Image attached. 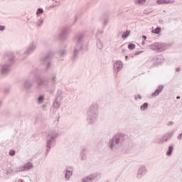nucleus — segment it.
<instances>
[{
    "label": "nucleus",
    "mask_w": 182,
    "mask_h": 182,
    "mask_svg": "<svg viewBox=\"0 0 182 182\" xmlns=\"http://www.w3.org/2000/svg\"><path fill=\"white\" fill-rule=\"evenodd\" d=\"M140 53H143V51H136L134 55H140Z\"/></svg>",
    "instance_id": "nucleus-43"
},
{
    "label": "nucleus",
    "mask_w": 182,
    "mask_h": 182,
    "mask_svg": "<svg viewBox=\"0 0 182 182\" xmlns=\"http://www.w3.org/2000/svg\"><path fill=\"white\" fill-rule=\"evenodd\" d=\"M152 33H155V35H159L160 32H161V27H156L155 29L151 31Z\"/></svg>",
    "instance_id": "nucleus-27"
},
{
    "label": "nucleus",
    "mask_w": 182,
    "mask_h": 182,
    "mask_svg": "<svg viewBox=\"0 0 182 182\" xmlns=\"http://www.w3.org/2000/svg\"><path fill=\"white\" fill-rule=\"evenodd\" d=\"M57 76L58 74L56 73H52L50 77H48L35 75V79L37 82V90H42V89H45L46 92H48L51 95L55 93Z\"/></svg>",
    "instance_id": "nucleus-1"
},
{
    "label": "nucleus",
    "mask_w": 182,
    "mask_h": 182,
    "mask_svg": "<svg viewBox=\"0 0 182 182\" xmlns=\"http://www.w3.org/2000/svg\"><path fill=\"white\" fill-rule=\"evenodd\" d=\"M150 12H151V10H150V11H147V10H144V14H145V15H147V14H150Z\"/></svg>",
    "instance_id": "nucleus-42"
},
{
    "label": "nucleus",
    "mask_w": 182,
    "mask_h": 182,
    "mask_svg": "<svg viewBox=\"0 0 182 182\" xmlns=\"http://www.w3.org/2000/svg\"><path fill=\"white\" fill-rule=\"evenodd\" d=\"M59 137V132L56 130H51L46 136L45 157H48L50 149L56 146V139Z\"/></svg>",
    "instance_id": "nucleus-5"
},
{
    "label": "nucleus",
    "mask_w": 182,
    "mask_h": 182,
    "mask_svg": "<svg viewBox=\"0 0 182 182\" xmlns=\"http://www.w3.org/2000/svg\"><path fill=\"white\" fill-rule=\"evenodd\" d=\"M173 150H174V147L173 146H170L168 147V151H166V156H171L173 154Z\"/></svg>",
    "instance_id": "nucleus-28"
},
{
    "label": "nucleus",
    "mask_w": 182,
    "mask_h": 182,
    "mask_svg": "<svg viewBox=\"0 0 182 182\" xmlns=\"http://www.w3.org/2000/svg\"><path fill=\"white\" fill-rule=\"evenodd\" d=\"M31 168H33V164H32V162H27L23 166L16 167L14 173H23L25 171H28V170H31Z\"/></svg>",
    "instance_id": "nucleus-10"
},
{
    "label": "nucleus",
    "mask_w": 182,
    "mask_h": 182,
    "mask_svg": "<svg viewBox=\"0 0 182 182\" xmlns=\"http://www.w3.org/2000/svg\"><path fill=\"white\" fill-rule=\"evenodd\" d=\"M107 23H109V19L105 18L104 20V26H106V25H107Z\"/></svg>",
    "instance_id": "nucleus-39"
},
{
    "label": "nucleus",
    "mask_w": 182,
    "mask_h": 182,
    "mask_svg": "<svg viewBox=\"0 0 182 182\" xmlns=\"http://www.w3.org/2000/svg\"><path fill=\"white\" fill-rule=\"evenodd\" d=\"M180 98H181L180 96L176 97V99H178V100L180 99Z\"/></svg>",
    "instance_id": "nucleus-50"
},
{
    "label": "nucleus",
    "mask_w": 182,
    "mask_h": 182,
    "mask_svg": "<svg viewBox=\"0 0 182 182\" xmlns=\"http://www.w3.org/2000/svg\"><path fill=\"white\" fill-rule=\"evenodd\" d=\"M18 182H23V181H18Z\"/></svg>",
    "instance_id": "nucleus-52"
},
{
    "label": "nucleus",
    "mask_w": 182,
    "mask_h": 182,
    "mask_svg": "<svg viewBox=\"0 0 182 182\" xmlns=\"http://www.w3.org/2000/svg\"><path fill=\"white\" fill-rule=\"evenodd\" d=\"M75 22H76V19L75 20Z\"/></svg>",
    "instance_id": "nucleus-54"
},
{
    "label": "nucleus",
    "mask_w": 182,
    "mask_h": 182,
    "mask_svg": "<svg viewBox=\"0 0 182 182\" xmlns=\"http://www.w3.org/2000/svg\"><path fill=\"white\" fill-rule=\"evenodd\" d=\"M73 176V166H68L65 170V178L66 181H69Z\"/></svg>",
    "instance_id": "nucleus-13"
},
{
    "label": "nucleus",
    "mask_w": 182,
    "mask_h": 182,
    "mask_svg": "<svg viewBox=\"0 0 182 182\" xmlns=\"http://www.w3.org/2000/svg\"><path fill=\"white\" fill-rule=\"evenodd\" d=\"M15 153H16L15 150L11 149V150L9 151V156H14V155L15 154Z\"/></svg>",
    "instance_id": "nucleus-36"
},
{
    "label": "nucleus",
    "mask_w": 182,
    "mask_h": 182,
    "mask_svg": "<svg viewBox=\"0 0 182 182\" xmlns=\"http://www.w3.org/2000/svg\"><path fill=\"white\" fill-rule=\"evenodd\" d=\"M5 26L0 25V32H4L5 31Z\"/></svg>",
    "instance_id": "nucleus-38"
},
{
    "label": "nucleus",
    "mask_w": 182,
    "mask_h": 182,
    "mask_svg": "<svg viewBox=\"0 0 182 182\" xmlns=\"http://www.w3.org/2000/svg\"><path fill=\"white\" fill-rule=\"evenodd\" d=\"M122 52H124V49L122 50Z\"/></svg>",
    "instance_id": "nucleus-53"
},
{
    "label": "nucleus",
    "mask_w": 182,
    "mask_h": 182,
    "mask_svg": "<svg viewBox=\"0 0 182 182\" xmlns=\"http://www.w3.org/2000/svg\"><path fill=\"white\" fill-rule=\"evenodd\" d=\"M163 89H164V85L158 86L155 92L151 94L152 97H156V96H159V95H160L161 92H163Z\"/></svg>",
    "instance_id": "nucleus-18"
},
{
    "label": "nucleus",
    "mask_w": 182,
    "mask_h": 182,
    "mask_svg": "<svg viewBox=\"0 0 182 182\" xmlns=\"http://www.w3.org/2000/svg\"><path fill=\"white\" fill-rule=\"evenodd\" d=\"M99 119V105L92 103L87 111L86 121L88 124H95Z\"/></svg>",
    "instance_id": "nucleus-4"
},
{
    "label": "nucleus",
    "mask_w": 182,
    "mask_h": 182,
    "mask_svg": "<svg viewBox=\"0 0 182 182\" xmlns=\"http://www.w3.org/2000/svg\"><path fill=\"white\" fill-rule=\"evenodd\" d=\"M122 33H123V31H121V32L118 33L117 37L120 38V36H122Z\"/></svg>",
    "instance_id": "nucleus-44"
},
{
    "label": "nucleus",
    "mask_w": 182,
    "mask_h": 182,
    "mask_svg": "<svg viewBox=\"0 0 182 182\" xmlns=\"http://www.w3.org/2000/svg\"><path fill=\"white\" fill-rule=\"evenodd\" d=\"M37 102H38V105H42V103H43V102H45V95H39L37 99Z\"/></svg>",
    "instance_id": "nucleus-23"
},
{
    "label": "nucleus",
    "mask_w": 182,
    "mask_h": 182,
    "mask_svg": "<svg viewBox=\"0 0 182 182\" xmlns=\"http://www.w3.org/2000/svg\"><path fill=\"white\" fill-rule=\"evenodd\" d=\"M171 137H173V132H170L166 133L162 136V139L164 140V143L165 141H168V140H171Z\"/></svg>",
    "instance_id": "nucleus-20"
},
{
    "label": "nucleus",
    "mask_w": 182,
    "mask_h": 182,
    "mask_svg": "<svg viewBox=\"0 0 182 182\" xmlns=\"http://www.w3.org/2000/svg\"><path fill=\"white\" fill-rule=\"evenodd\" d=\"M60 55V56H66V55L68 54V51L66 50L65 48L60 50L59 51Z\"/></svg>",
    "instance_id": "nucleus-30"
},
{
    "label": "nucleus",
    "mask_w": 182,
    "mask_h": 182,
    "mask_svg": "<svg viewBox=\"0 0 182 182\" xmlns=\"http://www.w3.org/2000/svg\"><path fill=\"white\" fill-rule=\"evenodd\" d=\"M96 45H97V48L100 49V50H102V49H103V43H102L100 39L99 38L97 39Z\"/></svg>",
    "instance_id": "nucleus-22"
},
{
    "label": "nucleus",
    "mask_w": 182,
    "mask_h": 182,
    "mask_svg": "<svg viewBox=\"0 0 182 182\" xmlns=\"http://www.w3.org/2000/svg\"><path fill=\"white\" fill-rule=\"evenodd\" d=\"M146 0H135V4H138L139 5L144 4Z\"/></svg>",
    "instance_id": "nucleus-35"
},
{
    "label": "nucleus",
    "mask_w": 182,
    "mask_h": 182,
    "mask_svg": "<svg viewBox=\"0 0 182 182\" xmlns=\"http://www.w3.org/2000/svg\"><path fill=\"white\" fill-rule=\"evenodd\" d=\"M81 159L85 160L86 159V150L83 149L82 151L81 152Z\"/></svg>",
    "instance_id": "nucleus-33"
},
{
    "label": "nucleus",
    "mask_w": 182,
    "mask_h": 182,
    "mask_svg": "<svg viewBox=\"0 0 182 182\" xmlns=\"http://www.w3.org/2000/svg\"><path fill=\"white\" fill-rule=\"evenodd\" d=\"M148 108H149V103L144 102L143 105H141L140 110H141V112H144V110H147Z\"/></svg>",
    "instance_id": "nucleus-25"
},
{
    "label": "nucleus",
    "mask_w": 182,
    "mask_h": 182,
    "mask_svg": "<svg viewBox=\"0 0 182 182\" xmlns=\"http://www.w3.org/2000/svg\"><path fill=\"white\" fill-rule=\"evenodd\" d=\"M154 141L156 144H164V141L163 138H159V137L155 138Z\"/></svg>",
    "instance_id": "nucleus-26"
},
{
    "label": "nucleus",
    "mask_w": 182,
    "mask_h": 182,
    "mask_svg": "<svg viewBox=\"0 0 182 182\" xmlns=\"http://www.w3.org/2000/svg\"><path fill=\"white\" fill-rule=\"evenodd\" d=\"M52 58H53V52L50 51L47 53L46 55L43 56L41 58L42 64L46 65L45 72H48V70H49V68L51 66H53L51 61Z\"/></svg>",
    "instance_id": "nucleus-7"
},
{
    "label": "nucleus",
    "mask_w": 182,
    "mask_h": 182,
    "mask_svg": "<svg viewBox=\"0 0 182 182\" xmlns=\"http://www.w3.org/2000/svg\"><path fill=\"white\" fill-rule=\"evenodd\" d=\"M137 99H139V100H141V95H138L137 96L134 95V100H137Z\"/></svg>",
    "instance_id": "nucleus-37"
},
{
    "label": "nucleus",
    "mask_w": 182,
    "mask_h": 182,
    "mask_svg": "<svg viewBox=\"0 0 182 182\" xmlns=\"http://www.w3.org/2000/svg\"><path fill=\"white\" fill-rule=\"evenodd\" d=\"M70 31L68 28H64L60 33L59 38L60 41H66L68 39V35H69Z\"/></svg>",
    "instance_id": "nucleus-15"
},
{
    "label": "nucleus",
    "mask_w": 182,
    "mask_h": 182,
    "mask_svg": "<svg viewBox=\"0 0 182 182\" xmlns=\"http://www.w3.org/2000/svg\"><path fill=\"white\" fill-rule=\"evenodd\" d=\"M123 68V63L120 60H117L114 63L113 70L114 75H117L120 70Z\"/></svg>",
    "instance_id": "nucleus-12"
},
{
    "label": "nucleus",
    "mask_w": 182,
    "mask_h": 182,
    "mask_svg": "<svg viewBox=\"0 0 182 182\" xmlns=\"http://www.w3.org/2000/svg\"><path fill=\"white\" fill-rule=\"evenodd\" d=\"M23 86L25 89H31L33 86V80L27 79L24 81Z\"/></svg>",
    "instance_id": "nucleus-17"
},
{
    "label": "nucleus",
    "mask_w": 182,
    "mask_h": 182,
    "mask_svg": "<svg viewBox=\"0 0 182 182\" xmlns=\"http://www.w3.org/2000/svg\"><path fill=\"white\" fill-rule=\"evenodd\" d=\"M9 92H11V89H10V88H6V89L4 90V92H5V93H9Z\"/></svg>",
    "instance_id": "nucleus-40"
},
{
    "label": "nucleus",
    "mask_w": 182,
    "mask_h": 182,
    "mask_svg": "<svg viewBox=\"0 0 182 182\" xmlns=\"http://www.w3.org/2000/svg\"><path fill=\"white\" fill-rule=\"evenodd\" d=\"M129 35H130V30H127L122 33V39H127Z\"/></svg>",
    "instance_id": "nucleus-24"
},
{
    "label": "nucleus",
    "mask_w": 182,
    "mask_h": 182,
    "mask_svg": "<svg viewBox=\"0 0 182 182\" xmlns=\"http://www.w3.org/2000/svg\"><path fill=\"white\" fill-rule=\"evenodd\" d=\"M90 178H91V181H97L99 178H100V174L99 173H92L89 176Z\"/></svg>",
    "instance_id": "nucleus-21"
},
{
    "label": "nucleus",
    "mask_w": 182,
    "mask_h": 182,
    "mask_svg": "<svg viewBox=\"0 0 182 182\" xmlns=\"http://www.w3.org/2000/svg\"><path fill=\"white\" fill-rule=\"evenodd\" d=\"M174 0H157V5H167L168 4H174Z\"/></svg>",
    "instance_id": "nucleus-19"
},
{
    "label": "nucleus",
    "mask_w": 182,
    "mask_h": 182,
    "mask_svg": "<svg viewBox=\"0 0 182 182\" xmlns=\"http://www.w3.org/2000/svg\"><path fill=\"white\" fill-rule=\"evenodd\" d=\"M43 22H45V20L43 18H40L36 22L37 26H41L42 25H43Z\"/></svg>",
    "instance_id": "nucleus-31"
},
{
    "label": "nucleus",
    "mask_w": 182,
    "mask_h": 182,
    "mask_svg": "<svg viewBox=\"0 0 182 182\" xmlns=\"http://www.w3.org/2000/svg\"><path fill=\"white\" fill-rule=\"evenodd\" d=\"M176 72H180V68H176Z\"/></svg>",
    "instance_id": "nucleus-48"
},
{
    "label": "nucleus",
    "mask_w": 182,
    "mask_h": 182,
    "mask_svg": "<svg viewBox=\"0 0 182 182\" xmlns=\"http://www.w3.org/2000/svg\"><path fill=\"white\" fill-rule=\"evenodd\" d=\"M63 100V91L62 90H58L55 95V99L53 104L54 109H59L60 107V102Z\"/></svg>",
    "instance_id": "nucleus-8"
},
{
    "label": "nucleus",
    "mask_w": 182,
    "mask_h": 182,
    "mask_svg": "<svg viewBox=\"0 0 182 182\" xmlns=\"http://www.w3.org/2000/svg\"><path fill=\"white\" fill-rule=\"evenodd\" d=\"M164 59H163L162 56L158 55L153 58V62L152 66H159L160 63H163V61Z\"/></svg>",
    "instance_id": "nucleus-16"
},
{
    "label": "nucleus",
    "mask_w": 182,
    "mask_h": 182,
    "mask_svg": "<svg viewBox=\"0 0 182 182\" xmlns=\"http://www.w3.org/2000/svg\"><path fill=\"white\" fill-rule=\"evenodd\" d=\"M73 41L75 45L72 50V59L76 60L79 58L80 52H87V48H85L83 41H85V33L79 32L73 37Z\"/></svg>",
    "instance_id": "nucleus-2"
},
{
    "label": "nucleus",
    "mask_w": 182,
    "mask_h": 182,
    "mask_svg": "<svg viewBox=\"0 0 182 182\" xmlns=\"http://www.w3.org/2000/svg\"><path fill=\"white\" fill-rule=\"evenodd\" d=\"M82 182H92L90 176H86L82 179Z\"/></svg>",
    "instance_id": "nucleus-34"
},
{
    "label": "nucleus",
    "mask_w": 182,
    "mask_h": 182,
    "mask_svg": "<svg viewBox=\"0 0 182 182\" xmlns=\"http://www.w3.org/2000/svg\"><path fill=\"white\" fill-rule=\"evenodd\" d=\"M0 107H2V100H0Z\"/></svg>",
    "instance_id": "nucleus-46"
},
{
    "label": "nucleus",
    "mask_w": 182,
    "mask_h": 182,
    "mask_svg": "<svg viewBox=\"0 0 182 182\" xmlns=\"http://www.w3.org/2000/svg\"><path fill=\"white\" fill-rule=\"evenodd\" d=\"M142 38L144 39V41H146V39H147V36H142Z\"/></svg>",
    "instance_id": "nucleus-45"
},
{
    "label": "nucleus",
    "mask_w": 182,
    "mask_h": 182,
    "mask_svg": "<svg viewBox=\"0 0 182 182\" xmlns=\"http://www.w3.org/2000/svg\"><path fill=\"white\" fill-rule=\"evenodd\" d=\"M173 124H174V122L173 121L168 122V123L167 124V126H173Z\"/></svg>",
    "instance_id": "nucleus-41"
},
{
    "label": "nucleus",
    "mask_w": 182,
    "mask_h": 182,
    "mask_svg": "<svg viewBox=\"0 0 182 182\" xmlns=\"http://www.w3.org/2000/svg\"><path fill=\"white\" fill-rule=\"evenodd\" d=\"M15 62V55H10L7 57V62L1 65L0 72L3 76H6L9 72H11V66L14 65Z\"/></svg>",
    "instance_id": "nucleus-6"
},
{
    "label": "nucleus",
    "mask_w": 182,
    "mask_h": 182,
    "mask_svg": "<svg viewBox=\"0 0 182 182\" xmlns=\"http://www.w3.org/2000/svg\"><path fill=\"white\" fill-rule=\"evenodd\" d=\"M141 45H144V41H143V42L141 43Z\"/></svg>",
    "instance_id": "nucleus-51"
},
{
    "label": "nucleus",
    "mask_w": 182,
    "mask_h": 182,
    "mask_svg": "<svg viewBox=\"0 0 182 182\" xmlns=\"http://www.w3.org/2000/svg\"><path fill=\"white\" fill-rule=\"evenodd\" d=\"M128 49H129V50H133L136 49V44L132 43H129Z\"/></svg>",
    "instance_id": "nucleus-29"
},
{
    "label": "nucleus",
    "mask_w": 182,
    "mask_h": 182,
    "mask_svg": "<svg viewBox=\"0 0 182 182\" xmlns=\"http://www.w3.org/2000/svg\"><path fill=\"white\" fill-rule=\"evenodd\" d=\"M160 23H163V20H159Z\"/></svg>",
    "instance_id": "nucleus-49"
},
{
    "label": "nucleus",
    "mask_w": 182,
    "mask_h": 182,
    "mask_svg": "<svg viewBox=\"0 0 182 182\" xmlns=\"http://www.w3.org/2000/svg\"><path fill=\"white\" fill-rule=\"evenodd\" d=\"M150 49L156 52H164L167 49V45L163 43H154L149 46Z\"/></svg>",
    "instance_id": "nucleus-9"
},
{
    "label": "nucleus",
    "mask_w": 182,
    "mask_h": 182,
    "mask_svg": "<svg viewBox=\"0 0 182 182\" xmlns=\"http://www.w3.org/2000/svg\"><path fill=\"white\" fill-rule=\"evenodd\" d=\"M126 134L123 133H117L112 139H110L107 143L108 148L111 151H114L115 150H119L120 147L124 144L126 141Z\"/></svg>",
    "instance_id": "nucleus-3"
},
{
    "label": "nucleus",
    "mask_w": 182,
    "mask_h": 182,
    "mask_svg": "<svg viewBox=\"0 0 182 182\" xmlns=\"http://www.w3.org/2000/svg\"><path fill=\"white\" fill-rule=\"evenodd\" d=\"M43 12H44V11H43V9H42V8H38V9H37V11H36V15L38 16H39V15H42V14H43Z\"/></svg>",
    "instance_id": "nucleus-32"
},
{
    "label": "nucleus",
    "mask_w": 182,
    "mask_h": 182,
    "mask_svg": "<svg viewBox=\"0 0 182 182\" xmlns=\"http://www.w3.org/2000/svg\"><path fill=\"white\" fill-rule=\"evenodd\" d=\"M147 168L146 167V166L144 165H141L137 170V173H136V178H138V180H141V178H143V177H144L145 174H147Z\"/></svg>",
    "instance_id": "nucleus-11"
},
{
    "label": "nucleus",
    "mask_w": 182,
    "mask_h": 182,
    "mask_svg": "<svg viewBox=\"0 0 182 182\" xmlns=\"http://www.w3.org/2000/svg\"><path fill=\"white\" fill-rule=\"evenodd\" d=\"M125 59H126V60H127L129 59V56H128V55H126V56H125Z\"/></svg>",
    "instance_id": "nucleus-47"
},
{
    "label": "nucleus",
    "mask_w": 182,
    "mask_h": 182,
    "mask_svg": "<svg viewBox=\"0 0 182 182\" xmlns=\"http://www.w3.org/2000/svg\"><path fill=\"white\" fill-rule=\"evenodd\" d=\"M36 50V43H32L30 44L27 50L24 52L25 55H31V53H33Z\"/></svg>",
    "instance_id": "nucleus-14"
}]
</instances>
